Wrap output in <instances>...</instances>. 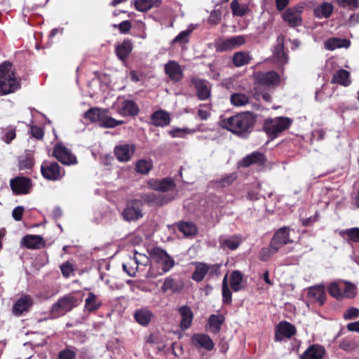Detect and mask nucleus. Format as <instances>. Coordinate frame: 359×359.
I'll use <instances>...</instances> for the list:
<instances>
[{
  "label": "nucleus",
  "mask_w": 359,
  "mask_h": 359,
  "mask_svg": "<svg viewBox=\"0 0 359 359\" xmlns=\"http://www.w3.org/2000/svg\"><path fill=\"white\" fill-rule=\"evenodd\" d=\"M149 255L161 268L158 269L154 264H151L146 275L148 278H154L158 276L163 275L168 272L175 265V260L161 248H155L151 250Z\"/></svg>",
  "instance_id": "f257e3e1"
},
{
  "label": "nucleus",
  "mask_w": 359,
  "mask_h": 359,
  "mask_svg": "<svg viewBox=\"0 0 359 359\" xmlns=\"http://www.w3.org/2000/svg\"><path fill=\"white\" fill-rule=\"evenodd\" d=\"M255 118L250 112L238 114L224 121L225 127L235 134L247 132L255 123Z\"/></svg>",
  "instance_id": "f03ea898"
},
{
  "label": "nucleus",
  "mask_w": 359,
  "mask_h": 359,
  "mask_svg": "<svg viewBox=\"0 0 359 359\" xmlns=\"http://www.w3.org/2000/svg\"><path fill=\"white\" fill-rule=\"evenodd\" d=\"M329 294L337 300L354 298L357 294L355 285L348 281L337 280L331 283L327 288Z\"/></svg>",
  "instance_id": "7ed1b4c3"
},
{
  "label": "nucleus",
  "mask_w": 359,
  "mask_h": 359,
  "mask_svg": "<svg viewBox=\"0 0 359 359\" xmlns=\"http://www.w3.org/2000/svg\"><path fill=\"white\" fill-rule=\"evenodd\" d=\"M81 299L78 298L74 294H68L57 300L51 307L50 313L54 317L63 316L77 306Z\"/></svg>",
  "instance_id": "20e7f679"
},
{
  "label": "nucleus",
  "mask_w": 359,
  "mask_h": 359,
  "mask_svg": "<svg viewBox=\"0 0 359 359\" xmlns=\"http://www.w3.org/2000/svg\"><path fill=\"white\" fill-rule=\"evenodd\" d=\"M292 123V120L287 117H276L266 120L264 128L266 133L271 138H276L280 133L287 129Z\"/></svg>",
  "instance_id": "39448f33"
},
{
  "label": "nucleus",
  "mask_w": 359,
  "mask_h": 359,
  "mask_svg": "<svg viewBox=\"0 0 359 359\" xmlns=\"http://www.w3.org/2000/svg\"><path fill=\"white\" fill-rule=\"evenodd\" d=\"M303 11L304 6L300 5L288 8L282 13V19L290 27H299L302 24Z\"/></svg>",
  "instance_id": "423d86ee"
},
{
  "label": "nucleus",
  "mask_w": 359,
  "mask_h": 359,
  "mask_svg": "<svg viewBox=\"0 0 359 359\" xmlns=\"http://www.w3.org/2000/svg\"><path fill=\"white\" fill-rule=\"evenodd\" d=\"M143 203L140 200H131L128 201L126 206L122 213L125 220L136 221L143 216L142 214Z\"/></svg>",
  "instance_id": "0eeeda50"
},
{
  "label": "nucleus",
  "mask_w": 359,
  "mask_h": 359,
  "mask_svg": "<svg viewBox=\"0 0 359 359\" xmlns=\"http://www.w3.org/2000/svg\"><path fill=\"white\" fill-rule=\"evenodd\" d=\"M43 177L48 180H60L65 175V171L56 162L44 161L41 166Z\"/></svg>",
  "instance_id": "6e6552de"
},
{
  "label": "nucleus",
  "mask_w": 359,
  "mask_h": 359,
  "mask_svg": "<svg viewBox=\"0 0 359 359\" xmlns=\"http://www.w3.org/2000/svg\"><path fill=\"white\" fill-rule=\"evenodd\" d=\"M4 80L6 84H13L9 93H13L20 88V81L15 77L14 71L12 69V64L5 62L0 65V81Z\"/></svg>",
  "instance_id": "1a4fd4ad"
},
{
  "label": "nucleus",
  "mask_w": 359,
  "mask_h": 359,
  "mask_svg": "<svg viewBox=\"0 0 359 359\" xmlns=\"http://www.w3.org/2000/svg\"><path fill=\"white\" fill-rule=\"evenodd\" d=\"M53 155L65 165H70L77 163L76 157L62 144L55 146Z\"/></svg>",
  "instance_id": "9d476101"
},
{
  "label": "nucleus",
  "mask_w": 359,
  "mask_h": 359,
  "mask_svg": "<svg viewBox=\"0 0 359 359\" xmlns=\"http://www.w3.org/2000/svg\"><path fill=\"white\" fill-rule=\"evenodd\" d=\"M292 242L289 238V229L284 226L276 232L270 243L273 251H278L282 246Z\"/></svg>",
  "instance_id": "9b49d317"
},
{
  "label": "nucleus",
  "mask_w": 359,
  "mask_h": 359,
  "mask_svg": "<svg viewBox=\"0 0 359 359\" xmlns=\"http://www.w3.org/2000/svg\"><path fill=\"white\" fill-rule=\"evenodd\" d=\"M97 118L94 123H97L100 127L105 128H112L117 126L122 125L124 121H117L108 114V111L104 109H100L97 115Z\"/></svg>",
  "instance_id": "f8f14e48"
},
{
  "label": "nucleus",
  "mask_w": 359,
  "mask_h": 359,
  "mask_svg": "<svg viewBox=\"0 0 359 359\" xmlns=\"http://www.w3.org/2000/svg\"><path fill=\"white\" fill-rule=\"evenodd\" d=\"M296 334L295 327L288 322H280L276 328L275 340L280 341L283 339H290Z\"/></svg>",
  "instance_id": "ddd939ff"
},
{
  "label": "nucleus",
  "mask_w": 359,
  "mask_h": 359,
  "mask_svg": "<svg viewBox=\"0 0 359 359\" xmlns=\"http://www.w3.org/2000/svg\"><path fill=\"white\" fill-rule=\"evenodd\" d=\"M11 187L15 194H26L32 187L31 180L27 177H18L10 182Z\"/></svg>",
  "instance_id": "4468645a"
},
{
  "label": "nucleus",
  "mask_w": 359,
  "mask_h": 359,
  "mask_svg": "<svg viewBox=\"0 0 359 359\" xmlns=\"http://www.w3.org/2000/svg\"><path fill=\"white\" fill-rule=\"evenodd\" d=\"M135 151V146L134 144H123L116 146L114 154L119 161L127 162L130 159Z\"/></svg>",
  "instance_id": "2eb2a0df"
},
{
  "label": "nucleus",
  "mask_w": 359,
  "mask_h": 359,
  "mask_svg": "<svg viewBox=\"0 0 359 359\" xmlns=\"http://www.w3.org/2000/svg\"><path fill=\"white\" fill-rule=\"evenodd\" d=\"M149 186L151 189L161 192L174 190L176 187L174 180L170 178L151 180L149 182Z\"/></svg>",
  "instance_id": "dca6fc26"
},
{
  "label": "nucleus",
  "mask_w": 359,
  "mask_h": 359,
  "mask_svg": "<svg viewBox=\"0 0 359 359\" xmlns=\"http://www.w3.org/2000/svg\"><path fill=\"white\" fill-rule=\"evenodd\" d=\"M165 72L169 78L174 81H179L183 77V72L180 65L174 60H170L165 65Z\"/></svg>",
  "instance_id": "f3484780"
},
{
  "label": "nucleus",
  "mask_w": 359,
  "mask_h": 359,
  "mask_svg": "<svg viewBox=\"0 0 359 359\" xmlns=\"http://www.w3.org/2000/svg\"><path fill=\"white\" fill-rule=\"evenodd\" d=\"M256 81L266 86L276 85L279 82V75L275 72H257L255 75Z\"/></svg>",
  "instance_id": "a211bd4d"
},
{
  "label": "nucleus",
  "mask_w": 359,
  "mask_h": 359,
  "mask_svg": "<svg viewBox=\"0 0 359 359\" xmlns=\"http://www.w3.org/2000/svg\"><path fill=\"white\" fill-rule=\"evenodd\" d=\"M245 41L246 39L244 36H232L222 41L219 44V49L222 51L230 50L242 46Z\"/></svg>",
  "instance_id": "6ab92c4d"
},
{
  "label": "nucleus",
  "mask_w": 359,
  "mask_h": 359,
  "mask_svg": "<svg viewBox=\"0 0 359 359\" xmlns=\"http://www.w3.org/2000/svg\"><path fill=\"white\" fill-rule=\"evenodd\" d=\"M32 299L29 295H24L20 298L13 305V313L15 316H21L24 312L27 311L32 306Z\"/></svg>",
  "instance_id": "aec40b11"
},
{
  "label": "nucleus",
  "mask_w": 359,
  "mask_h": 359,
  "mask_svg": "<svg viewBox=\"0 0 359 359\" xmlns=\"http://www.w3.org/2000/svg\"><path fill=\"white\" fill-rule=\"evenodd\" d=\"M251 0H233L231 8L234 16L242 17L250 12L249 5Z\"/></svg>",
  "instance_id": "412c9836"
},
{
  "label": "nucleus",
  "mask_w": 359,
  "mask_h": 359,
  "mask_svg": "<svg viewBox=\"0 0 359 359\" xmlns=\"http://www.w3.org/2000/svg\"><path fill=\"white\" fill-rule=\"evenodd\" d=\"M191 83L194 85L200 100H205L210 97V90L206 81L194 78L191 79Z\"/></svg>",
  "instance_id": "4be33fe9"
},
{
  "label": "nucleus",
  "mask_w": 359,
  "mask_h": 359,
  "mask_svg": "<svg viewBox=\"0 0 359 359\" xmlns=\"http://www.w3.org/2000/svg\"><path fill=\"white\" fill-rule=\"evenodd\" d=\"M193 344L198 348H204L207 351H211L214 348V343L208 334H195L191 339Z\"/></svg>",
  "instance_id": "5701e85b"
},
{
  "label": "nucleus",
  "mask_w": 359,
  "mask_h": 359,
  "mask_svg": "<svg viewBox=\"0 0 359 359\" xmlns=\"http://www.w3.org/2000/svg\"><path fill=\"white\" fill-rule=\"evenodd\" d=\"M183 282L172 276L167 277L161 287L163 292L170 290L172 292H178L183 288Z\"/></svg>",
  "instance_id": "b1692460"
},
{
  "label": "nucleus",
  "mask_w": 359,
  "mask_h": 359,
  "mask_svg": "<svg viewBox=\"0 0 359 359\" xmlns=\"http://www.w3.org/2000/svg\"><path fill=\"white\" fill-rule=\"evenodd\" d=\"M308 297L318 302L320 305H323L326 299L325 287L319 285L309 287Z\"/></svg>",
  "instance_id": "393cba45"
},
{
  "label": "nucleus",
  "mask_w": 359,
  "mask_h": 359,
  "mask_svg": "<svg viewBox=\"0 0 359 359\" xmlns=\"http://www.w3.org/2000/svg\"><path fill=\"white\" fill-rule=\"evenodd\" d=\"M325 353L324 347L314 344L309 346L302 355L301 359H322Z\"/></svg>",
  "instance_id": "a878e982"
},
{
  "label": "nucleus",
  "mask_w": 359,
  "mask_h": 359,
  "mask_svg": "<svg viewBox=\"0 0 359 359\" xmlns=\"http://www.w3.org/2000/svg\"><path fill=\"white\" fill-rule=\"evenodd\" d=\"M153 317V313L147 308H141L134 312L136 322L142 326L148 325Z\"/></svg>",
  "instance_id": "bb28decb"
},
{
  "label": "nucleus",
  "mask_w": 359,
  "mask_h": 359,
  "mask_svg": "<svg viewBox=\"0 0 359 359\" xmlns=\"http://www.w3.org/2000/svg\"><path fill=\"white\" fill-rule=\"evenodd\" d=\"M265 161V157L262 153L255 151L244 157L241 161L240 165L246 168L252 164L263 165Z\"/></svg>",
  "instance_id": "cd10ccee"
},
{
  "label": "nucleus",
  "mask_w": 359,
  "mask_h": 359,
  "mask_svg": "<svg viewBox=\"0 0 359 359\" xmlns=\"http://www.w3.org/2000/svg\"><path fill=\"white\" fill-rule=\"evenodd\" d=\"M151 122L155 126L164 127L170 124V117L169 113L164 110H158L153 113L151 117Z\"/></svg>",
  "instance_id": "c85d7f7f"
},
{
  "label": "nucleus",
  "mask_w": 359,
  "mask_h": 359,
  "mask_svg": "<svg viewBox=\"0 0 359 359\" xmlns=\"http://www.w3.org/2000/svg\"><path fill=\"white\" fill-rule=\"evenodd\" d=\"M219 243L222 248H228L234 250L242 243V238L238 235L222 236L219 239Z\"/></svg>",
  "instance_id": "c756f323"
},
{
  "label": "nucleus",
  "mask_w": 359,
  "mask_h": 359,
  "mask_svg": "<svg viewBox=\"0 0 359 359\" xmlns=\"http://www.w3.org/2000/svg\"><path fill=\"white\" fill-rule=\"evenodd\" d=\"M331 83H337L345 87L348 86L351 83L349 72L342 69L337 70L333 74Z\"/></svg>",
  "instance_id": "7c9ffc66"
},
{
  "label": "nucleus",
  "mask_w": 359,
  "mask_h": 359,
  "mask_svg": "<svg viewBox=\"0 0 359 359\" xmlns=\"http://www.w3.org/2000/svg\"><path fill=\"white\" fill-rule=\"evenodd\" d=\"M225 318L220 314H212L208 318V329L213 334H217L221 330V326L224 323Z\"/></svg>",
  "instance_id": "2f4dec72"
},
{
  "label": "nucleus",
  "mask_w": 359,
  "mask_h": 359,
  "mask_svg": "<svg viewBox=\"0 0 359 359\" xmlns=\"http://www.w3.org/2000/svg\"><path fill=\"white\" fill-rule=\"evenodd\" d=\"M182 320L180 322L181 328L183 330L188 329L193 320V313L188 306H182L179 309Z\"/></svg>",
  "instance_id": "473e14b6"
},
{
  "label": "nucleus",
  "mask_w": 359,
  "mask_h": 359,
  "mask_svg": "<svg viewBox=\"0 0 359 359\" xmlns=\"http://www.w3.org/2000/svg\"><path fill=\"white\" fill-rule=\"evenodd\" d=\"M43 238L38 235H27L22 238L21 243L28 249H39L42 246Z\"/></svg>",
  "instance_id": "72a5a7b5"
},
{
  "label": "nucleus",
  "mask_w": 359,
  "mask_h": 359,
  "mask_svg": "<svg viewBox=\"0 0 359 359\" xmlns=\"http://www.w3.org/2000/svg\"><path fill=\"white\" fill-rule=\"evenodd\" d=\"M333 6L328 2H323L314 8V15L319 19L328 18L333 12Z\"/></svg>",
  "instance_id": "f704fd0d"
},
{
  "label": "nucleus",
  "mask_w": 359,
  "mask_h": 359,
  "mask_svg": "<svg viewBox=\"0 0 359 359\" xmlns=\"http://www.w3.org/2000/svg\"><path fill=\"white\" fill-rule=\"evenodd\" d=\"M230 102L236 107H244L250 102V96L244 93H234L230 96Z\"/></svg>",
  "instance_id": "c9c22d12"
},
{
  "label": "nucleus",
  "mask_w": 359,
  "mask_h": 359,
  "mask_svg": "<svg viewBox=\"0 0 359 359\" xmlns=\"http://www.w3.org/2000/svg\"><path fill=\"white\" fill-rule=\"evenodd\" d=\"M138 111L137 106L132 100L123 101L119 109V113L123 116H134L137 114Z\"/></svg>",
  "instance_id": "e433bc0d"
},
{
  "label": "nucleus",
  "mask_w": 359,
  "mask_h": 359,
  "mask_svg": "<svg viewBox=\"0 0 359 359\" xmlns=\"http://www.w3.org/2000/svg\"><path fill=\"white\" fill-rule=\"evenodd\" d=\"M158 0H134V6L136 10L140 12H146L154 7L158 6Z\"/></svg>",
  "instance_id": "4c0bfd02"
},
{
  "label": "nucleus",
  "mask_w": 359,
  "mask_h": 359,
  "mask_svg": "<svg viewBox=\"0 0 359 359\" xmlns=\"http://www.w3.org/2000/svg\"><path fill=\"white\" fill-rule=\"evenodd\" d=\"M133 44L130 41H124L121 44L118 45L116 48V54L117 57L124 60L132 51Z\"/></svg>",
  "instance_id": "58836bf2"
},
{
  "label": "nucleus",
  "mask_w": 359,
  "mask_h": 359,
  "mask_svg": "<svg viewBox=\"0 0 359 359\" xmlns=\"http://www.w3.org/2000/svg\"><path fill=\"white\" fill-rule=\"evenodd\" d=\"M350 46V41L346 39H341L338 38L329 39L325 42V48L327 50H333L338 48L346 47Z\"/></svg>",
  "instance_id": "ea45409f"
},
{
  "label": "nucleus",
  "mask_w": 359,
  "mask_h": 359,
  "mask_svg": "<svg viewBox=\"0 0 359 359\" xmlns=\"http://www.w3.org/2000/svg\"><path fill=\"white\" fill-rule=\"evenodd\" d=\"M100 306L101 302L97 299V296L93 292H89L85 301V309L93 312L97 310Z\"/></svg>",
  "instance_id": "a19ab883"
},
{
  "label": "nucleus",
  "mask_w": 359,
  "mask_h": 359,
  "mask_svg": "<svg viewBox=\"0 0 359 359\" xmlns=\"http://www.w3.org/2000/svg\"><path fill=\"white\" fill-rule=\"evenodd\" d=\"M209 271V266L204 263H198L192 274V278L196 282L201 281Z\"/></svg>",
  "instance_id": "79ce46f5"
},
{
  "label": "nucleus",
  "mask_w": 359,
  "mask_h": 359,
  "mask_svg": "<svg viewBox=\"0 0 359 359\" xmlns=\"http://www.w3.org/2000/svg\"><path fill=\"white\" fill-rule=\"evenodd\" d=\"M251 57L245 52H237L233 56V63L236 67H240L248 65L250 60Z\"/></svg>",
  "instance_id": "37998d69"
},
{
  "label": "nucleus",
  "mask_w": 359,
  "mask_h": 359,
  "mask_svg": "<svg viewBox=\"0 0 359 359\" xmlns=\"http://www.w3.org/2000/svg\"><path fill=\"white\" fill-rule=\"evenodd\" d=\"M178 229L187 237L194 236L197 232L196 226L191 222H182L179 223Z\"/></svg>",
  "instance_id": "c03bdc74"
},
{
  "label": "nucleus",
  "mask_w": 359,
  "mask_h": 359,
  "mask_svg": "<svg viewBox=\"0 0 359 359\" xmlns=\"http://www.w3.org/2000/svg\"><path fill=\"white\" fill-rule=\"evenodd\" d=\"M34 164V160L31 154H25L19 157L18 158V166L19 169L30 170Z\"/></svg>",
  "instance_id": "a18cd8bd"
},
{
  "label": "nucleus",
  "mask_w": 359,
  "mask_h": 359,
  "mask_svg": "<svg viewBox=\"0 0 359 359\" xmlns=\"http://www.w3.org/2000/svg\"><path fill=\"white\" fill-rule=\"evenodd\" d=\"M243 276L238 271H234L231 276L230 285L234 292L239 291L242 287Z\"/></svg>",
  "instance_id": "49530a36"
},
{
  "label": "nucleus",
  "mask_w": 359,
  "mask_h": 359,
  "mask_svg": "<svg viewBox=\"0 0 359 359\" xmlns=\"http://www.w3.org/2000/svg\"><path fill=\"white\" fill-rule=\"evenodd\" d=\"M339 234L341 236H346L350 242L359 243V228L358 227L341 230Z\"/></svg>",
  "instance_id": "de8ad7c7"
},
{
  "label": "nucleus",
  "mask_w": 359,
  "mask_h": 359,
  "mask_svg": "<svg viewBox=\"0 0 359 359\" xmlns=\"http://www.w3.org/2000/svg\"><path fill=\"white\" fill-rule=\"evenodd\" d=\"M152 167L153 163L151 160L141 159L137 162L135 170L140 174H147Z\"/></svg>",
  "instance_id": "09e8293b"
},
{
  "label": "nucleus",
  "mask_w": 359,
  "mask_h": 359,
  "mask_svg": "<svg viewBox=\"0 0 359 359\" xmlns=\"http://www.w3.org/2000/svg\"><path fill=\"white\" fill-rule=\"evenodd\" d=\"M237 175L236 173L226 174L222 177L220 179L215 182L217 187L224 188L231 185L233 181L236 179Z\"/></svg>",
  "instance_id": "8fccbe9b"
},
{
  "label": "nucleus",
  "mask_w": 359,
  "mask_h": 359,
  "mask_svg": "<svg viewBox=\"0 0 359 359\" xmlns=\"http://www.w3.org/2000/svg\"><path fill=\"white\" fill-rule=\"evenodd\" d=\"M196 129H190L188 128H175L168 132V133L172 137H180V138H184L186 137L187 135L193 134L196 133Z\"/></svg>",
  "instance_id": "3c124183"
},
{
  "label": "nucleus",
  "mask_w": 359,
  "mask_h": 359,
  "mask_svg": "<svg viewBox=\"0 0 359 359\" xmlns=\"http://www.w3.org/2000/svg\"><path fill=\"white\" fill-rule=\"evenodd\" d=\"M15 137V127L9 126L6 128H2L1 140L6 144H10Z\"/></svg>",
  "instance_id": "603ef678"
},
{
  "label": "nucleus",
  "mask_w": 359,
  "mask_h": 359,
  "mask_svg": "<svg viewBox=\"0 0 359 359\" xmlns=\"http://www.w3.org/2000/svg\"><path fill=\"white\" fill-rule=\"evenodd\" d=\"M191 29H185L182 31L173 40L172 43L185 44L189 42V36L191 34Z\"/></svg>",
  "instance_id": "864d4df0"
},
{
  "label": "nucleus",
  "mask_w": 359,
  "mask_h": 359,
  "mask_svg": "<svg viewBox=\"0 0 359 359\" xmlns=\"http://www.w3.org/2000/svg\"><path fill=\"white\" fill-rule=\"evenodd\" d=\"M336 1L340 8H347L351 11L359 8L358 0H336Z\"/></svg>",
  "instance_id": "5fc2aeb1"
},
{
  "label": "nucleus",
  "mask_w": 359,
  "mask_h": 359,
  "mask_svg": "<svg viewBox=\"0 0 359 359\" xmlns=\"http://www.w3.org/2000/svg\"><path fill=\"white\" fill-rule=\"evenodd\" d=\"M131 261L135 265L147 266L149 263V258L144 254L137 253L135 252L134 257L131 259Z\"/></svg>",
  "instance_id": "6e6d98bb"
},
{
  "label": "nucleus",
  "mask_w": 359,
  "mask_h": 359,
  "mask_svg": "<svg viewBox=\"0 0 359 359\" xmlns=\"http://www.w3.org/2000/svg\"><path fill=\"white\" fill-rule=\"evenodd\" d=\"M131 259H130V262L127 264L123 263L122 264V267L123 271L128 274V276L133 277L135 276L137 269L138 265H135L134 263L131 261Z\"/></svg>",
  "instance_id": "4d7b16f0"
},
{
  "label": "nucleus",
  "mask_w": 359,
  "mask_h": 359,
  "mask_svg": "<svg viewBox=\"0 0 359 359\" xmlns=\"http://www.w3.org/2000/svg\"><path fill=\"white\" fill-rule=\"evenodd\" d=\"M274 56L277 62L280 64L286 63L287 61V57L283 52L282 46H278L276 48Z\"/></svg>",
  "instance_id": "13d9d810"
},
{
  "label": "nucleus",
  "mask_w": 359,
  "mask_h": 359,
  "mask_svg": "<svg viewBox=\"0 0 359 359\" xmlns=\"http://www.w3.org/2000/svg\"><path fill=\"white\" fill-rule=\"evenodd\" d=\"M343 316L345 320L357 318L359 317V309L355 307H351L345 311Z\"/></svg>",
  "instance_id": "bf43d9fd"
},
{
  "label": "nucleus",
  "mask_w": 359,
  "mask_h": 359,
  "mask_svg": "<svg viewBox=\"0 0 359 359\" xmlns=\"http://www.w3.org/2000/svg\"><path fill=\"white\" fill-rule=\"evenodd\" d=\"M278 251H273L270 243L268 248H262L260 251V259L262 261H267L273 255L276 253Z\"/></svg>",
  "instance_id": "052dcab7"
},
{
  "label": "nucleus",
  "mask_w": 359,
  "mask_h": 359,
  "mask_svg": "<svg viewBox=\"0 0 359 359\" xmlns=\"http://www.w3.org/2000/svg\"><path fill=\"white\" fill-rule=\"evenodd\" d=\"M100 108L97 107H93L88 109L87 111L85 112L83 117L86 119L89 120L90 121L94 123L97 118V115L100 111Z\"/></svg>",
  "instance_id": "680f3d73"
},
{
  "label": "nucleus",
  "mask_w": 359,
  "mask_h": 359,
  "mask_svg": "<svg viewBox=\"0 0 359 359\" xmlns=\"http://www.w3.org/2000/svg\"><path fill=\"white\" fill-rule=\"evenodd\" d=\"M73 265L69 262H66L60 266L61 272L62 275L66 278L70 276V274L73 272Z\"/></svg>",
  "instance_id": "e2e57ef3"
},
{
  "label": "nucleus",
  "mask_w": 359,
  "mask_h": 359,
  "mask_svg": "<svg viewBox=\"0 0 359 359\" xmlns=\"http://www.w3.org/2000/svg\"><path fill=\"white\" fill-rule=\"evenodd\" d=\"M114 27H118L121 33L126 34L131 29V24L130 21L125 20L121 22L118 25H115Z\"/></svg>",
  "instance_id": "0e129e2a"
},
{
  "label": "nucleus",
  "mask_w": 359,
  "mask_h": 359,
  "mask_svg": "<svg viewBox=\"0 0 359 359\" xmlns=\"http://www.w3.org/2000/svg\"><path fill=\"white\" fill-rule=\"evenodd\" d=\"M24 212V208L22 206H18L13 210L12 215L16 221H20L22 217Z\"/></svg>",
  "instance_id": "69168bd1"
},
{
  "label": "nucleus",
  "mask_w": 359,
  "mask_h": 359,
  "mask_svg": "<svg viewBox=\"0 0 359 359\" xmlns=\"http://www.w3.org/2000/svg\"><path fill=\"white\" fill-rule=\"evenodd\" d=\"M31 133L32 136L38 140L42 139L43 137V132L40 127L36 126H32Z\"/></svg>",
  "instance_id": "338daca9"
},
{
  "label": "nucleus",
  "mask_w": 359,
  "mask_h": 359,
  "mask_svg": "<svg viewBox=\"0 0 359 359\" xmlns=\"http://www.w3.org/2000/svg\"><path fill=\"white\" fill-rule=\"evenodd\" d=\"M60 359H74V353L70 350H63L59 353Z\"/></svg>",
  "instance_id": "774afa93"
}]
</instances>
